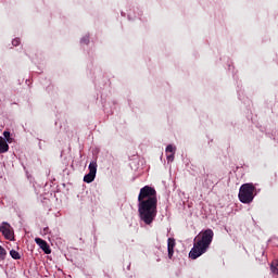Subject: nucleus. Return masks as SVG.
Wrapping results in <instances>:
<instances>
[{
	"mask_svg": "<svg viewBox=\"0 0 278 278\" xmlns=\"http://www.w3.org/2000/svg\"><path fill=\"white\" fill-rule=\"evenodd\" d=\"M138 202L139 218L146 225H151L157 216V191H155V188L150 186L141 188Z\"/></svg>",
	"mask_w": 278,
	"mask_h": 278,
	"instance_id": "1",
	"label": "nucleus"
},
{
	"mask_svg": "<svg viewBox=\"0 0 278 278\" xmlns=\"http://www.w3.org/2000/svg\"><path fill=\"white\" fill-rule=\"evenodd\" d=\"M212 240H214V230L205 229L202 230L195 238L193 248L189 252V257L191 260H197L201 257L204 253H207V249H210V244H212Z\"/></svg>",
	"mask_w": 278,
	"mask_h": 278,
	"instance_id": "2",
	"label": "nucleus"
},
{
	"mask_svg": "<svg viewBox=\"0 0 278 278\" xmlns=\"http://www.w3.org/2000/svg\"><path fill=\"white\" fill-rule=\"evenodd\" d=\"M253 199H255V185L251 182L243 184L239 190V201L241 203H253Z\"/></svg>",
	"mask_w": 278,
	"mask_h": 278,
	"instance_id": "3",
	"label": "nucleus"
},
{
	"mask_svg": "<svg viewBox=\"0 0 278 278\" xmlns=\"http://www.w3.org/2000/svg\"><path fill=\"white\" fill-rule=\"evenodd\" d=\"M94 177H97V162H91L89 164V173L84 177L85 184H92Z\"/></svg>",
	"mask_w": 278,
	"mask_h": 278,
	"instance_id": "4",
	"label": "nucleus"
},
{
	"mask_svg": "<svg viewBox=\"0 0 278 278\" xmlns=\"http://www.w3.org/2000/svg\"><path fill=\"white\" fill-rule=\"evenodd\" d=\"M0 231L2 236H4L5 240H14V230H12V226L8 223H2L0 226Z\"/></svg>",
	"mask_w": 278,
	"mask_h": 278,
	"instance_id": "5",
	"label": "nucleus"
},
{
	"mask_svg": "<svg viewBox=\"0 0 278 278\" xmlns=\"http://www.w3.org/2000/svg\"><path fill=\"white\" fill-rule=\"evenodd\" d=\"M177 151V147L173 144H168L165 149L167 162H175V152Z\"/></svg>",
	"mask_w": 278,
	"mask_h": 278,
	"instance_id": "6",
	"label": "nucleus"
},
{
	"mask_svg": "<svg viewBox=\"0 0 278 278\" xmlns=\"http://www.w3.org/2000/svg\"><path fill=\"white\" fill-rule=\"evenodd\" d=\"M35 242H36V244H38V247H40V249L43 250L46 255H50L51 248L49 247V243H47V241L42 240L41 238H36Z\"/></svg>",
	"mask_w": 278,
	"mask_h": 278,
	"instance_id": "7",
	"label": "nucleus"
},
{
	"mask_svg": "<svg viewBox=\"0 0 278 278\" xmlns=\"http://www.w3.org/2000/svg\"><path fill=\"white\" fill-rule=\"evenodd\" d=\"M176 242L174 238H168L167 240V251L169 260H173V255L175 254Z\"/></svg>",
	"mask_w": 278,
	"mask_h": 278,
	"instance_id": "8",
	"label": "nucleus"
},
{
	"mask_svg": "<svg viewBox=\"0 0 278 278\" xmlns=\"http://www.w3.org/2000/svg\"><path fill=\"white\" fill-rule=\"evenodd\" d=\"M10 151V146L3 137H0V153H8Z\"/></svg>",
	"mask_w": 278,
	"mask_h": 278,
	"instance_id": "9",
	"label": "nucleus"
},
{
	"mask_svg": "<svg viewBox=\"0 0 278 278\" xmlns=\"http://www.w3.org/2000/svg\"><path fill=\"white\" fill-rule=\"evenodd\" d=\"M10 255L13 260H21V254L16 250H11Z\"/></svg>",
	"mask_w": 278,
	"mask_h": 278,
	"instance_id": "10",
	"label": "nucleus"
},
{
	"mask_svg": "<svg viewBox=\"0 0 278 278\" xmlns=\"http://www.w3.org/2000/svg\"><path fill=\"white\" fill-rule=\"evenodd\" d=\"M271 273H277L278 270V260H275L270 265Z\"/></svg>",
	"mask_w": 278,
	"mask_h": 278,
	"instance_id": "11",
	"label": "nucleus"
},
{
	"mask_svg": "<svg viewBox=\"0 0 278 278\" xmlns=\"http://www.w3.org/2000/svg\"><path fill=\"white\" fill-rule=\"evenodd\" d=\"M7 255L5 249H3V247L0 245V260H3Z\"/></svg>",
	"mask_w": 278,
	"mask_h": 278,
	"instance_id": "12",
	"label": "nucleus"
},
{
	"mask_svg": "<svg viewBox=\"0 0 278 278\" xmlns=\"http://www.w3.org/2000/svg\"><path fill=\"white\" fill-rule=\"evenodd\" d=\"M12 45L13 47H18L21 45V39L20 38L13 39Z\"/></svg>",
	"mask_w": 278,
	"mask_h": 278,
	"instance_id": "13",
	"label": "nucleus"
},
{
	"mask_svg": "<svg viewBox=\"0 0 278 278\" xmlns=\"http://www.w3.org/2000/svg\"><path fill=\"white\" fill-rule=\"evenodd\" d=\"M3 136H4V138H5V140H7L8 142H12V141L10 140V131H4V132H3Z\"/></svg>",
	"mask_w": 278,
	"mask_h": 278,
	"instance_id": "14",
	"label": "nucleus"
}]
</instances>
